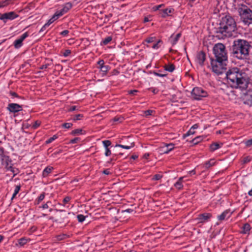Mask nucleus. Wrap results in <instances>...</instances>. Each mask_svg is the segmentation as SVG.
<instances>
[{
    "label": "nucleus",
    "instance_id": "38",
    "mask_svg": "<svg viewBox=\"0 0 252 252\" xmlns=\"http://www.w3.org/2000/svg\"><path fill=\"white\" fill-rule=\"evenodd\" d=\"M77 218L79 222H82L85 220L86 217L80 214L77 215Z\"/></svg>",
    "mask_w": 252,
    "mask_h": 252
},
{
    "label": "nucleus",
    "instance_id": "11",
    "mask_svg": "<svg viewBox=\"0 0 252 252\" xmlns=\"http://www.w3.org/2000/svg\"><path fill=\"white\" fill-rule=\"evenodd\" d=\"M244 103L249 105H252V91L249 90L243 95Z\"/></svg>",
    "mask_w": 252,
    "mask_h": 252
},
{
    "label": "nucleus",
    "instance_id": "64",
    "mask_svg": "<svg viewBox=\"0 0 252 252\" xmlns=\"http://www.w3.org/2000/svg\"><path fill=\"white\" fill-rule=\"evenodd\" d=\"M47 27H48L47 26H46V24H44V25L40 29L39 32H44L46 30V29Z\"/></svg>",
    "mask_w": 252,
    "mask_h": 252
},
{
    "label": "nucleus",
    "instance_id": "18",
    "mask_svg": "<svg viewBox=\"0 0 252 252\" xmlns=\"http://www.w3.org/2000/svg\"><path fill=\"white\" fill-rule=\"evenodd\" d=\"M181 36V34L180 33H178L175 36H171L170 38V40L172 45H174L175 44H176Z\"/></svg>",
    "mask_w": 252,
    "mask_h": 252
},
{
    "label": "nucleus",
    "instance_id": "50",
    "mask_svg": "<svg viewBox=\"0 0 252 252\" xmlns=\"http://www.w3.org/2000/svg\"><path fill=\"white\" fill-rule=\"evenodd\" d=\"M72 126V124L70 123H64L62 125L63 127L65 128H69L71 127Z\"/></svg>",
    "mask_w": 252,
    "mask_h": 252
},
{
    "label": "nucleus",
    "instance_id": "63",
    "mask_svg": "<svg viewBox=\"0 0 252 252\" xmlns=\"http://www.w3.org/2000/svg\"><path fill=\"white\" fill-rule=\"evenodd\" d=\"M195 133L194 130H193L192 128H190V129L188 131L187 135H190V134H193Z\"/></svg>",
    "mask_w": 252,
    "mask_h": 252
},
{
    "label": "nucleus",
    "instance_id": "31",
    "mask_svg": "<svg viewBox=\"0 0 252 252\" xmlns=\"http://www.w3.org/2000/svg\"><path fill=\"white\" fill-rule=\"evenodd\" d=\"M110 67L108 65H104L101 67H99V69L102 72L103 75H106L108 71L109 70Z\"/></svg>",
    "mask_w": 252,
    "mask_h": 252
},
{
    "label": "nucleus",
    "instance_id": "35",
    "mask_svg": "<svg viewBox=\"0 0 252 252\" xmlns=\"http://www.w3.org/2000/svg\"><path fill=\"white\" fill-rule=\"evenodd\" d=\"M203 140V137L202 136H197L196 138H194L192 140V142L194 144H197L200 142H201Z\"/></svg>",
    "mask_w": 252,
    "mask_h": 252
},
{
    "label": "nucleus",
    "instance_id": "37",
    "mask_svg": "<svg viewBox=\"0 0 252 252\" xmlns=\"http://www.w3.org/2000/svg\"><path fill=\"white\" fill-rule=\"evenodd\" d=\"M45 197V193H41L36 200V204H39Z\"/></svg>",
    "mask_w": 252,
    "mask_h": 252
},
{
    "label": "nucleus",
    "instance_id": "44",
    "mask_svg": "<svg viewBox=\"0 0 252 252\" xmlns=\"http://www.w3.org/2000/svg\"><path fill=\"white\" fill-rule=\"evenodd\" d=\"M161 42V40H158L156 43L153 44L152 48L153 49H158L160 46V45L159 44Z\"/></svg>",
    "mask_w": 252,
    "mask_h": 252
},
{
    "label": "nucleus",
    "instance_id": "13",
    "mask_svg": "<svg viewBox=\"0 0 252 252\" xmlns=\"http://www.w3.org/2000/svg\"><path fill=\"white\" fill-rule=\"evenodd\" d=\"M212 217V215L210 213H204L200 214L198 217L196 219L198 221L199 223H203L210 219Z\"/></svg>",
    "mask_w": 252,
    "mask_h": 252
},
{
    "label": "nucleus",
    "instance_id": "41",
    "mask_svg": "<svg viewBox=\"0 0 252 252\" xmlns=\"http://www.w3.org/2000/svg\"><path fill=\"white\" fill-rule=\"evenodd\" d=\"M155 40H156L155 37H149L145 40V42H146L148 43H150L155 42Z\"/></svg>",
    "mask_w": 252,
    "mask_h": 252
},
{
    "label": "nucleus",
    "instance_id": "12",
    "mask_svg": "<svg viewBox=\"0 0 252 252\" xmlns=\"http://www.w3.org/2000/svg\"><path fill=\"white\" fill-rule=\"evenodd\" d=\"M0 157L2 164L7 169L12 165L11 160L8 156L0 155Z\"/></svg>",
    "mask_w": 252,
    "mask_h": 252
},
{
    "label": "nucleus",
    "instance_id": "22",
    "mask_svg": "<svg viewBox=\"0 0 252 252\" xmlns=\"http://www.w3.org/2000/svg\"><path fill=\"white\" fill-rule=\"evenodd\" d=\"M215 161L214 159H211L209 161L206 162L204 164V167L206 169H208L214 165L215 164Z\"/></svg>",
    "mask_w": 252,
    "mask_h": 252
},
{
    "label": "nucleus",
    "instance_id": "60",
    "mask_svg": "<svg viewBox=\"0 0 252 252\" xmlns=\"http://www.w3.org/2000/svg\"><path fill=\"white\" fill-rule=\"evenodd\" d=\"M77 109V106H72L68 110V111L71 112L74 111Z\"/></svg>",
    "mask_w": 252,
    "mask_h": 252
},
{
    "label": "nucleus",
    "instance_id": "56",
    "mask_svg": "<svg viewBox=\"0 0 252 252\" xmlns=\"http://www.w3.org/2000/svg\"><path fill=\"white\" fill-rule=\"evenodd\" d=\"M80 140L79 138L76 137L74 139H72L70 140V143L72 144H74L77 143V142Z\"/></svg>",
    "mask_w": 252,
    "mask_h": 252
},
{
    "label": "nucleus",
    "instance_id": "49",
    "mask_svg": "<svg viewBox=\"0 0 252 252\" xmlns=\"http://www.w3.org/2000/svg\"><path fill=\"white\" fill-rule=\"evenodd\" d=\"M29 36V34L27 32H25L23 33L19 38L20 40H21L22 41L28 36Z\"/></svg>",
    "mask_w": 252,
    "mask_h": 252
},
{
    "label": "nucleus",
    "instance_id": "51",
    "mask_svg": "<svg viewBox=\"0 0 252 252\" xmlns=\"http://www.w3.org/2000/svg\"><path fill=\"white\" fill-rule=\"evenodd\" d=\"M245 144L247 147H250L252 145V138L245 142Z\"/></svg>",
    "mask_w": 252,
    "mask_h": 252
},
{
    "label": "nucleus",
    "instance_id": "5",
    "mask_svg": "<svg viewBox=\"0 0 252 252\" xmlns=\"http://www.w3.org/2000/svg\"><path fill=\"white\" fill-rule=\"evenodd\" d=\"M215 60L227 61V53L225 46L222 43L216 44L213 47Z\"/></svg>",
    "mask_w": 252,
    "mask_h": 252
},
{
    "label": "nucleus",
    "instance_id": "30",
    "mask_svg": "<svg viewBox=\"0 0 252 252\" xmlns=\"http://www.w3.org/2000/svg\"><path fill=\"white\" fill-rule=\"evenodd\" d=\"M220 147V146L219 144L217 143H214L212 144L210 146V150L211 151H214Z\"/></svg>",
    "mask_w": 252,
    "mask_h": 252
},
{
    "label": "nucleus",
    "instance_id": "40",
    "mask_svg": "<svg viewBox=\"0 0 252 252\" xmlns=\"http://www.w3.org/2000/svg\"><path fill=\"white\" fill-rule=\"evenodd\" d=\"M112 40V37L111 36H108L103 40V43L104 45L108 44Z\"/></svg>",
    "mask_w": 252,
    "mask_h": 252
},
{
    "label": "nucleus",
    "instance_id": "34",
    "mask_svg": "<svg viewBox=\"0 0 252 252\" xmlns=\"http://www.w3.org/2000/svg\"><path fill=\"white\" fill-rule=\"evenodd\" d=\"M22 41L19 38L14 41V45L16 48H19L22 46Z\"/></svg>",
    "mask_w": 252,
    "mask_h": 252
},
{
    "label": "nucleus",
    "instance_id": "47",
    "mask_svg": "<svg viewBox=\"0 0 252 252\" xmlns=\"http://www.w3.org/2000/svg\"><path fill=\"white\" fill-rule=\"evenodd\" d=\"M40 124H41L40 122H39L38 121H36L34 122V124L32 125V127L33 129H36L40 126Z\"/></svg>",
    "mask_w": 252,
    "mask_h": 252
},
{
    "label": "nucleus",
    "instance_id": "19",
    "mask_svg": "<svg viewBox=\"0 0 252 252\" xmlns=\"http://www.w3.org/2000/svg\"><path fill=\"white\" fill-rule=\"evenodd\" d=\"M183 178H184L183 177H180L178 179V180L174 184V187L176 189H182V188L183 187V184H182Z\"/></svg>",
    "mask_w": 252,
    "mask_h": 252
},
{
    "label": "nucleus",
    "instance_id": "23",
    "mask_svg": "<svg viewBox=\"0 0 252 252\" xmlns=\"http://www.w3.org/2000/svg\"><path fill=\"white\" fill-rule=\"evenodd\" d=\"M164 68L166 71L172 72L175 69V66L173 64L169 63L168 64L164 65Z\"/></svg>",
    "mask_w": 252,
    "mask_h": 252
},
{
    "label": "nucleus",
    "instance_id": "54",
    "mask_svg": "<svg viewBox=\"0 0 252 252\" xmlns=\"http://www.w3.org/2000/svg\"><path fill=\"white\" fill-rule=\"evenodd\" d=\"M71 53V51L70 50H66L64 51V52H63V55L64 56V57H67L69 55H70Z\"/></svg>",
    "mask_w": 252,
    "mask_h": 252
},
{
    "label": "nucleus",
    "instance_id": "36",
    "mask_svg": "<svg viewBox=\"0 0 252 252\" xmlns=\"http://www.w3.org/2000/svg\"><path fill=\"white\" fill-rule=\"evenodd\" d=\"M124 120V119L123 117L116 116L113 118V121L114 122L122 123Z\"/></svg>",
    "mask_w": 252,
    "mask_h": 252
},
{
    "label": "nucleus",
    "instance_id": "62",
    "mask_svg": "<svg viewBox=\"0 0 252 252\" xmlns=\"http://www.w3.org/2000/svg\"><path fill=\"white\" fill-rule=\"evenodd\" d=\"M154 74L156 76H159V77H165V76H166L167 75V74H161V73H157V72H155Z\"/></svg>",
    "mask_w": 252,
    "mask_h": 252
},
{
    "label": "nucleus",
    "instance_id": "6",
    "mask_svg": "<svg viewBox=\"0 0 252 252\" xmlns=\"http://www.w3.org/2000/svg\"><path fill=\"white\" fill-rule=\"evenodd\" d=\"M227 62L211 59V65L212 71L218 75L222 74L226 69Z\"/></svg>",
    "mask_w": 252,
    "mask_h": 252
},
{
    "label": "nucleus",
    "instance_id": "33",
    "mask_svg": "<svg viewBox=\"0 0 252 252\" xmlns=\"http://www.w3.org/2000/svg\"><path fill=\"white\" fill-rule=\"evenodd\" d=\"M134 143H130V145H128V146H125V145H121V144H117L115 146V147H121V148L128 150V149H129L131 148L134 147Z\"/></svg>",
    "mask_w": 252,
    "mask_h": 252
},
{
    "label": "nucleus",
    "instance_id": "10",
    "mask_svg": "<svg viewBox=\"0 0 252 252\" xmlns=\"http://www.w3.org/2000/svg\"><path fill=\"white\" fill-rule=\"evenodd\" d=\"M7 109L11 112L16 113L22 110V106L17 103H12L8 104Z\"/></svg>",
    "mask_w": 252,
    "mask_h": 252
},
{
    "label": "nucleus",
    "instance_id": "25",
    "mask_svg": "<svg viewBox=\"0 0 252 252\" xmlns=\"http://www.w3.org/2000/svg\"><path fill=\"white\" fill-rule=\"evenodd\" d=\"M242 233L243 234H247L249 233L251 229L250 225L249 223H245L243 226Z\"/></svg>",
    "mask_w": 252,
    "mask_h": 252
},
{
    "label": "nucleus",
    "instance_id": "59",
    "mask_svg": "<svg viewBox=\"0 0 252 252\" xmlns=\"http://www.w3.org/2000/svg\"><path fill=\"white\" fill-rule=\"evenodd\" d=\"M69 33V31L68 30H64L61 32V34L63 36H66Z\"/></svg>",
    "mask_w": 252,
    "mask_h": 252
},
{
    "label": "nucleus",
    "instance_id": "57",
    "mask_svg": "<svg viewBox=\"0 0 252 252\" xmlns=\"http://www.w3.org/2000/svg\"><path fill=\"white\" fill-rule=\"evenodd\" d=\"M51 203V202L50 201H48L46 203L43 204L42 206V208L43 209H47L49 208V204H50Z\"/></svg>",
    "mask_w": 252,
    "mask_h": 252
},
{
    "label": "nucleus",
    "instance_id": "7",
    "mask_svg": "<svg viewBox=\"0 0 252 252\" xmlns=\"http://www.w3.org/2000/svg\"><path fill=\"white\" fill-rule=\"evenodd\" d=\"M207 96V92L200 87L194 88L191 92V97L194 100H199Z\"/></svg>",
    "mask_w": 252,
    "mask_h": 252
},
{
    "label": "nucleus",
    "instance_id": "48",
    "mask_svg": "<svg viewBox=\"0 0 252 252\" xmlns=\"http://www.w3.org/2000/svg\"><path fill=\"white\" fill-rule=\"evenodd\" d=\"M82 131V129H76L72 131V134H81Z\"/></svg>",
    "mask_w": 252,
    "mask_h": 252
},
{
    "label": "nucleus",
    "instance_id": "29",
    "mask_svg": "<svg viewBox=\"0 0 252 252\" xmlns=\"http://www.w3.org/2000/svg\"><path fill=\"white\" fill-rule=\"evenodd\" d=\"M8 170H10L12 173L13 174V177H14L15 175H16L17 174L19 173V170L18 168L13 167L12 165L9 167V168L7 169Z\"/></svg>",
    "mask_w": 252,
    "mask_h": 252
},
{
    "label": "nucleus",
    "instance_id": "21",
    "mask_svg": "<svg viewBox=\"0 0 252 252\" xmlns=\"http://www.w3.org/2000/svg\"><path fill=\"white\" fill-rule=\"evenodd\" d=\"M53 169V168L51 166H47V167H46L44 169V170L43 171V172H42L43 177H46L48 176L49 174H50L52 172Z\"/></svg>",
    "mask_w": 252,
    "mask_h": 252
},
{
    "label": "nucleus",
    "instance_id": "9",
    "mask_svg": "<svg viewBox=\"0 0 252 252\" xmlns=\"http://www.w3.org/2000/svg\"><path fill=\"white\" fill-rule=\"evenodd\" d=\"M206 60V54L203 51H200L197 53L195 61L200 66L204 65V63Z\"/></svg>",
    "mask_w": 252,
    "mask_h": 252
},
{
    "label": "nucleus",
    "instance_id": "39",
    "mask_svg": "<svg viewBox=\"0 0 252 252\" xmlns=\"http://www.w3.org/2000/svg\"><path fill=\"white\" fill-rule=\"evenodd\" d=\"M103 144L105 148H108V147L111 145V142L109 140H104L102 141Z\"/></svg>",
    "mask_w": 252,
    "mask_h": 252
},
{
    "label": "nucleus",
    "instance_id": "3",
    "mask_svg": "<svg viewBox=\"0 0 252 252\" xmlns=\"http://www.w3.org/2000/svg\"><path fill=\"white\" fill-rule=\"evenodd\" d=\"M236 30V24L234 18L229 15H226L221 18L217 32L224 36H231L232 32Z\"/></svg>",
    "mask_w": 252,
    "mask_h": 252
},
{
    "label": "nucleus",
    "instance_id": "61",
    "mask_svg": "<svg viewBox=\"0 0 252 252\" xmlns=\"http://www.w3.org/2000/svg\"><path fill=\"white\" fill-rule=\"evenodd\" d=\"M49 65H50V64H43V65H42L39 67V68H40V69H46V68H47Z\"/></svg>",
    "mask_w": 252,
    "mask_h": 252
},
{
    "label": "nucleus",
    "instance_id": "26",
    "mask_svg": "<svg viewBox=\"0 0 252 252\" xmlns=\"http://www.w3.org/2000/svg\"><path fill=\"white\" fill-rule=\"evenodd\" d=\"M28 241V239L23 237L18 240V244H16L17 246L22 247L25 245Z\"/></svg>",
    "mask_w": 252,
    "mask_h": 252
},
{
    "label": "nucleus",
    "instance_id": "43",
    "mask_svg": "<svg viewBox=\"0 0 252 252\" xmlns=\"http://www.w3.org/2000/svg\"><path fill=\"white\" fill-rule=\"evenodd\" d=\"M162 177V175H160V174H156V175H155L153 176V177L152 178V180H153L157 181V180H160Z\"/></svg>",
    "mask_w": 252,
    "mask_h": 252
},
{
    "label": "nucleus",
    "instance_id": "45",
    "mask_svg": "<svg viewBox=\"0 0 252 252\" xmlns=\"http://www.w3.org/2000/svg\"><path fill=\"white\" fill-rule=\"evenodd\" d=\"M57 138V136L55 135L53 137H50L48 140H47L46 141V144L50 143Z\"/></svg>",
    "mask_w": 252,
    "mask_h": 252
},
{
    "label": "nucleus",
    "instance_id": "52",
    "mask_svg": "<svg viewBox=\"0 0 252 252\" xmlns=\"http://www.w3.org/2000/svg\"><path fill=\"white\" fill-rule=\"evenodd\" d=\"M97 64L99 65L98 68L101 67L104 65V62L103 60H99L97 62Z\"/></svg>",
    "mask_w": 252,
    "mask_h": 252
},
{
    "label": "nucleus",
    "instance_id": "4",
    "mask_svg": "<svg viewBox=\"0 0 252 252\" xmlns=\"http://www.w3.org/2000/svg\"><path fill=\"white\" fill-rule=\"evenodd\" d=\"M241 20L245 25L252 24V9L246 5L242 4L238 8Z\"/></svg>",
    "mask_w": 252,
    "mask_h": 252
},
{
    "label": "nucleus",
    "instance_id": "53",
    "mask_svg": "<svg viewBox=\"0 0 252 252\" xmlns=\"http://www.w3.org/2000/svg\"><path fill=\"white\" fill-rule=\"evenodd\" d=\"M111 154V152L109 150V148H105V155L107 157L110 156Z\"/></svg>",
    "mask_w": 252,
    "mask_h": 252
},
{
    "label": "nucleus",
    "instance_id": "58",
    "mask_svg": "<svg viewBox=\"0 0 252 252\" xmlns=\"http://www.w3.org/2000/svg\"><path fill=\"white\" fill-rule=\"evenodd\" d=\"M70 197H69V196H66L65 197L63 200V202L64 204H66L67 203H68L70 200Z\"/></svg>",
    "mask_w": 252,
    "mask_h": 252
},
{
    "label": "nucleus",
    "instance_id": "55",
    "mask_svg": "<svg viewBox=\"0 0 252 252\" xmlns=\"http://www.w3.org/2000/svg\"><path fill=\"white\" fill-rule=\"evenodd\" d=\"M251 158L249 157H245L243 159V162L244 163H248L251 161Z\"/></svg>",
    "mask_w": 252,
    "mask_h": 252
},
{
    "label": "nucleus",
    "instance_id": "24",
    "mask_svg": "<svg viewBox=\"0 0 252 252\" xmlns=\"http://www.w3.org/2000/svg\"><path fill=\"white\" fill-rule=\"evenodd\" d=\"M59 16L57 15L56 13H55L54 15L52 16V17L48 20L47 23H46V26H47L48 27L51 25L52 23H53L55 20L58 19L59 18Z\"/></svg>",
    "mask_w": 252,
    "mask_h": 252
},
{
    "label": "nucleus",
    "instance_id": "16",
    "mask_svg": "<svg viewBox=\"0 0 252 252\" xmlns=\"http://www.w3.org/2000/svg\"><path fill=\"white\" fill-rule=\"evenodd\" d=\"M174 10L172 8H166L159 11V14L162 18H165L170 16L171 13H173Z\"/></svg>",
    "mask_w": 252,
    "mask_h": 252
},
{
    "label": "nucleus",
    "instance_id": "20",
    "mask_svg": "<svg viewBox=\"0 0 252 252\" xmlns=\"http://www.w3.org/2000/svg\"><path fill=\"white\" fill-rule=\"evenodd\" d=\"M68 238V236L65 234H61L56 236L54 238V241L55 242L60 241L65 239Z\"/></svg>",
    "mask_w": 252,
    "mask_h": 252
},
{
    "label": "nucleus",
    "instance_id": "17",
    "mask_svg": "<svg viewBox=\"0 0 252 252\" xmlns=\"http://www.w3.org/2000/svg\"><path fill=\"white\" fill-rule=\"evenodd\" d=\"M232 213L229 210H226L224 211L221 214L218 216V219L219 220L222 221L224 220L226 218L230 217Z\"/></svg>",
    "mask_w": 252,
    "mask_h": 252
},
{
    "label": "nucleus",
    "instance_id": "28",
    "mask_svg": "<svg viewBox=\"0 0 252 252\" xmlns=\"http://www.w3.org/2000/svg\"><path fill=\"white\" fill-rule=\"evenodd\" d=\"M65 217V215L60 214L58 215V218L55 220L54 221L60 223L63 222H64V219Z\"/></svg>",
    "mask_w": 252,
    "mask_h": 252
},
{
    "label": "nucleus",
    "instance_id": "2",
    "mask_svg": "<svg viewBox=\"0 0 252 252\" xmlns=\"http://www.w3.org/2000/svg\"><path fill=\"white\" fill-rule=\"evenodd\" d=\"M251 47L250 43L246 40H235L232 45V54L234 57L238 59H246L249 56Z\"/></svg>",
    "mask_w": 252,
    "mask_h": 252
},
{
    "label": "nucleus",
    "instance_id": "15",
    "mask_svg": "<svg viewBox=\"0 0 252 252\" xmlns=\"http://www.w3.org/2000/svg\"><path fill=\"white\" fill-rule=\"evenodd\" d=\"M174 148V144L170 143L161 147L159 149V151L161 152V154H168L169 152L172 150Z\"/></svg>",
    "mask_w": 252,
    "mask_h": 252
},
{
    "label": "nucleus",
    "instance_id": "27",
    "mask_svg": "<svg viewBox=\"0 0 252 252\" xmlns=\"http://www.w3.org/2000/svg\"><path fill=\"white\" fill-rule=\"evenodd\" d=\"M12 2V0H4L0 1L1 8L4 7L10 4Z\"/></svg>",
    "mask_w": 252,
    "mask_h": 252
},
{
    "label": "nucleus",
    "instance_id": "42",
    "mask_svg": "<svg viewBox=\"0 0 252 252\" xmlns=\"http://www.w3.org/2000/svg\"><path fill=\"white\" fill-rule=\"evenodd\" d=\"M83 117V115L82 114H77V115H75L73 118V120L74 121H76V120H81L82 118Z\"/></svg>",
    "mask_w": 252,
    "mask_h": 252
},
{
    "label": "nucleus",
    "instance_id": "46",
    "mask_svg": "<svg viewBox=\"0 0 252 252\" xmlns=\"http://www.w3.org/2000/svg\"><path fill=\"white\" fill-rule=\"evenodd\" d=\"M154 111L152 110H148L144 112V114L146 117H148L152 115Z\"/></svg>",
    "mask_w": 252,
    "mask_h": 252
},
{
    "label": "nucleus",
    "instance_id": "32",
    "mask_svg": "<svg viewBox=\"0 0 252 252\" xmlns=\"http://www.w3.org/2000/svg\"><path fill=\"white\" fill-rule=\"evenodd\" d=\"M20 189H21V185H17L15 187L14 193L13 194V195H12V196L11 197V200H13L15 198L16 195L18 194V193L19 192V190H20Z\"/></svg>",
    "mask_w": 252,
    "mask_h": 252
},
{
    "label": "nucleus",
    "instance_id": "1",
    "mask_svg": "<svg viewBox=\"0 0 252 252\" xmlns=\"http://www.w3.org/2000/svg\"><path fill=\"white\" fill-rule=\"evenodd\" d=\"M227 83L232 87L244 90L248 87V80L245 72L238 67L229 68L226 72Z\"/></svg>",
    "mask_w": 252,
    "mask_h": 252
},
{
    "label": "nucleus",
    "instance_id": "8",
    "mask_svg": "<svg viewBox=\"0 0 252 252\" xmlns=\"http://www.w3.org/2000/svg\"><path fill=\"white\" fill-rule=\"evenodd\" d=\"M19 15L14 11L0 13V20H2L4 23H6L7 20H12L17 17Z\"/></svg>",
    "mask_w": 252,
    "mask_h": 252
},
{
    "label": "nucleus",
    "instance_id": "14",
    "mask_svg": "<svg viewBox=\"0 0 252 252\" xmlns=\"http://www.w3.org/2000/svg\"><path fill=\"white\" fill-rule=\"evenodd\" d=\"M72 6V4L70 2H67L63 5V8L61 10L57 11L56 13L59 17L61 16L71 9Z\"/></svg>",
    "mask_w": 252,
    "mask_h": 252
}]
</instances>
